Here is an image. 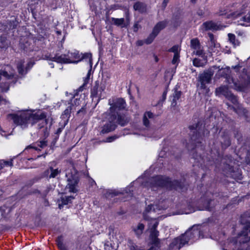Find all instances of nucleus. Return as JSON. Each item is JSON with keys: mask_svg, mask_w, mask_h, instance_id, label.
I'll use <instances>...</instances> for the list:
<instances>
[{"mask_svg": "<svg viewBox=\"0 0 250 250\" xmlns=\"http://www.w3.org/2000/svg\"><path fill=\"white\" fill-rule=\"evenodd\" d=\"M234 108V111L237 113L240 116H244L245 117V118H246V120H248V111L245 109L243 107H242V105H238L237 108H234Z\"/></svg>", "mask_w": 250, "mask_h": 250, "instance_id": "nucleus-27", "label": "nucleus"}, {"mask_svg": "<svg viewBox=\"0 0 250 250\" xmlns=\"http://www.w3.org/2000/svg\"><path fill=\"white\" fill-rule=\"evenodd\" d=\"M212 75L213 73L212 72L207 71L203 72L199 76V81L201 84V88L206 89L207 93L209 91V89L207 88L206 84L210 82Z\"/></svg>", "mask_w": 250, "mask_h": 250, "instance_id": "nucleus-15", "label": "nucleus"}, {"mask_svg": "<svg viewBox=\"0 0 250 250\" xmlns=\"http://www.w3.org/2000/svg\"><path fill=\"white\" fill-rule=\"evenodd\" d=\"M47 119H46V117L41 119L40 121L38 122L39 123L38 126L39 129H41L42 128L44 127L47 124Z\"/></svg>", "mask_w": 250, "mask_h": 250, "instance_id": "nucleus-40", "label": "nucleus"}, {"mask_svg": "<svg viewBox=\"0 0 250 250\" xmlns=\"http://www.w3.org/2000/svg\"><path fill=\"white\" fill-rule=\"evenodd\" d=\"M108 104L110 105L109 114L111 115L114 114L116 116V114L118 113V111L125 109L126 106V103L122 98L116 99L112 101L109 99Z\"/></svg>", "mask_w": 250, "mask_h": 250, "instance_id": "nucleus-13", "label": "nucleus"}, {"mask_svg": "<svg viewBox=\"0 0 250 250\" xmlns=\"http://www.w3.org/2000/svg\"><path fill=\"white\" fill-rule=\"evenodd\" d=\"M239 24L245 26L250 25V13L243 17L240 21H238Z\"/></svg>", "mask_w": 250, "mask_h": 250, "instance_id": "nucleus-30", "label": "nucleus"}, {"mask_svg": "<svg viewBox=\"0 0 250 250\" xmlns=\"http://www.w3.org/2000/svg\"><path fill=\"white\" fill-rule=\"evenodd\" d=\"M144 228V225L140 223L138 224L136 228L133 229V230L138 237H140V235L143 233Z\"/></svg>", "mask_w": 250, "mask_h": 250, "instance_id": "nucleus-32", "label": "nucleus"}, {"mask_svg": "<svg viewBox=\"0 0 250 250\" xmlns=\"http://www.w3.org/2000/svg\"><path fill=\"white\" fill-rule=\"evenodd\" d=\"M154 117V115L150 111L146 112L144 114L143 119L144 125L146 127H148L150 124L149 120L153 119Z\"/></svg>", "mask_w": 250, "mask_h": 250, "instance_id": "nucleus-23", "label": "nucleus"}, {"mask_svg": "<svg viewBox=\"0 0 250 250\" xmlns=\"http://www.w3.org/2000/svg\"><path fill=\"white\" fill-rule=\"evenodd\" d=\"M223 140L221 141L222 148H226L230 145V141L229 137L228 135H225L222 137Z\"/></svg>", "mask_w": 250, "mask_h": 250, "instance_id": "nucleus-33", "label": "nucleus"}, {"mask_svg": "<svg viewBox=\"0 0 250 250\" xmlns=\"http://www.w3.org/2000/svg\"><path fill=\"white\" fill-rule=\"evenodd\" d=\"M78 96V94L77 93L75 94L73 98L74 99V101H73V103L72 104L73 105H74L75 106H77L78 105L80 104V99L78 98H76V97Z\"/></svg>", "mask_w": 250, "mask_h": 250, "instance_id": "nucleus-45", "label": "nucleus"}, {"mask_svg": "<svg viewBox=\"0 0 250 250\" xmlns=\"http://www.w3.org/2000/svg\"><path fill=\"white\" fill-rule=\"evenodd\" d=\"M1 167H12L13 166L12 160L9 161H3L1 163Z\"/></svg>", "mask_w": 250, "mask_h": 250, "instance_id": "nucleus-46", "label": "nucleus"}, {"mask_svg": "<svg viewBox=\"0 0 250 250\" xmlns=\"http://www.w3.org/2000/svg\"><path fill=\"white\" fill-rule=\"evenodd\" d=\"M79 91H82L83 90V87L81 86L78 89Z\"/></svg>", "mask_w": 250, "mask_h": 250, "instance_id": "nucleus-64", "label": "nucleus"}, {"mask_svg": "<svg viewBox=\"0 0 250 250\" xmlns=\"http://www.w3.org/2000/svg\"><path fill=\"white\" fill-rule=\"evenodd\" d=\"M70 109L69 108V107L66 109L64 111V114L65 115H69L70 112Z\"/></svg>", "mask_w": 250, "mask_h": 250, "instance_id": "nucleus-59", "label": "nucleus"}, {"mask_svg": "<svg viewBox=\"0 0 250 250\" xmlns=\"http://www.w3.org/2000/svg\"><path fill=\"white\" fill-rule=\"evenodd\" d=\"M133 9L135 11H138L140 13H143L146 11V6L144 3L138 1L134 3Z\"/></svg>", "mask_w": 250, "mask_h": 250, "instance_id": "nucleus-24", "label": "nucleus"}, {"mask_svg": "<svg viewBox=\"0 0 250 250\" xmlns=\"http://www.w3.org/2000/svg\"><path fill=\"white\" fill-rule=\"evenodd\" d=\"M180 48L178 45H174L171 48L168 50L169 52H173L174 54L180 55Z\"/></svg>", "mask_w": 250, "mask_h": 250, "instance_id": "nucleus-42", "label": "nucleus"}, {"mask_svg": "<svg viewBox=\"0 0 250 250\" xmlns=\"http://www.w3.org/2000/svg\"><path fill=\"white\" fill-rule=\"evenodd\" d=\"M8 28L9 29H14L16 27L18 24V21L16 20L9 21L8 22Z\"/></svg>", "mask_w": 250, "mask_h": 250, "instance_id": "nucleus-44", "label": "nucleus"}, {"mask_svg": "<svg viewBox=\"0 0 250 250\" xmlns=\"http://www.w3.org/2000/svg\"><path fill=\"white\" fill-rule=\"evenodd\" d=\"M167 91H165L162 95V99L159 100V101L158 103V104H160L161 103H163L165 101L167 97Z\"/></svg>", "mask_w": 250, "mask_h": 250, "instance_id": "nucleus-48", "label": "nucleus"}, {"mask_svg": "<svg viewBox=\"0 0 250 250\" xmlns=\"http://www.w3.org/2000/svg\"><path fill=\"white\" fill-rule=\"evenodd\" d=\"M67 54L69 55L70 60L74 61H78V62L82 60H84L89 65L90 69L91 68L92 66V54L90 53H85L84 54L79 53L78 51H74L73 52L70 53L68 52Z\"/></svg>", "mask_w": 250, "mask_h": 250, "instance_id": "nucleus-12", "label": "nucleus"}, {"mask_svg": "<svg viewBox=\"0 0 250 250\" xmlns=\"http://www.w3.org/2000/svg\"><path fill=\"white\" fill-rule=\"evenodd\" d=\"M116 116L113 114L111 115L108 114V122L105 124L103 127V129L101 131L102 133H107L110 131L114 130L116 126V124H115L114 121L116 120Z\"/></svg>", "mask_w": 250, "mask_h": 250, "instance_id": "nucleus-16", "label": "nucleus"}, {"mask_svg": "<svg viewBox=\"0 0 250 250\" xmlns=\"http://www.w3.org/2000/svg\"><path fill=\"white\" fill-rule=\"evenodd\" d=\"M140 27V25H139L138 22L135 23L133 26V31L135 32H137Z\"/></svg>", "mask_w": 250, "mask_h": 250, "instance_id": "nucleus-51", "label": "nucleus"}, {"mask_svg": "<svg viewBox=\"0 0 250 250\" xmlns=\"http://www.w3.org/2000/svg\"><path fill=\"white\" fill-rule=\"evenodd\" d=\"M43 59L60 63H77L78 62V61L70 60L69 55L67 53L61 55L57 54L54 55L50 54H47L44 56Z\"/></svg>", "mask_w": 250, "mask_h": 250, "instance_id": "nucleus-11", "label": "nucleus"}, {"mask_svg": "<svg viewBox=\"0 0 250 250\" xmlns=\"http://www.w3.org/2000/svg\"><path fill=\"white\" fill-rule=\"evenodd\" d=\"M49 65L51 66V67L52 68H53V67H54V64H53V63L51 62V63H49Z\"/></svg>", "mask_w": 250, "mask_h": 250, "instance_id": "nucleus-63", "label": "nucleus"}, {"mask_svg": "<svg viewBox=\"0 0 250 250\" xmlns=\"http://www.w3.org/2000/svg\"><path fill=\"white\" fill-rule=\"evenodd\" d=\"M52 189L50 186H48L43 192V195L46 196L47 193Z\"/></svg>", "mask_w": 250, "mask_h": 250, "instance_id": "nucleus-52", "label": "nucleus"}, {"mask_svg": "<svg viewBox=\"0 0 250 250\" xmlns=\"http://www.w3.org/2000/svg\"><path fill=\"white\" fill-rule=\"evenodd\" d=\"M197 15H198L199 17H200L201 18V17H203L205 16V12H204V11L202 9H199L197 11Z\"/></svg>", "mask_w": 250, "mask_h": 250, "instance_id": "nucleus-53", "label": "nucleus"}, {"mask_svg": "<svg viewBox=\"0 0 250 250\" xmlns=\"http://www.w3.org/2000/svg\"><path fill=\"white\" fill-rule=\"evenodd\" d=\"M212 202L213 201H212L211 200H207L205 202L204 207L203 208H200L199 209L211 211L213 208V206H212Z\"/></svg>", "mask_w": 250, "mask_h": 250, "instance_id": "nucleus-35", "label": "nucleus"}, {"mask_svg": "<svg viewBox=\"0 0 250 250\" xmlns=\"http://www.w3.org/2000/svg\"><path fill=\"white\" fill-rule=\"evenodd\" d=\"M65 176L68 182L66 188L68 189L70 192L76 193L77 191L76 187L79 181L76 171L74 168L72 170H68L66 172Z\"/></svg>", "mask_w": 250, "mask_h": 250, "instance_id": "nucleus-8", "label": "nucleus"}, {"mask_svg": "<svg viewBox=\"0 0 250 250\" xmlns=\"http://www.w3.org/2000/svg\"><path fill=\"white\" fill-rule=\"evenodd\" d=\"M112 21L113 22V24L118 26H121V27H125L127 26V25L125 23V19L124 18H111Z\"/></svg>", "mask_w": 250, "mask_h": 250, "instance_id": "nucleus-29", "label": "nucleus"}, {"mask_svg": "<svg viewBox=\"0 0 250 250\" xmlns=\"http://www.w3.org/2000/svg\"><path fill=\"white\" fill-rule=\"evenodd\" d=\"M227 98L229 101H230L234 105H236V107H234V108H237L238 105H241L240 104H238L237 97L235 96H234L232 93L230 94V96H229ZM233 107L234 106L231 107V108L234 110Z\"/></svg>", "mask_w": 250, "mask_h": 250, "instance_id": "nucleus-36", "label": "nucleus"}, {"mask_svg": "<svg viewBox=\"0 0 250 250\" xmlns=\"http://www.w3.org/2000/svg\"><path fill=\"white\" fill-rule=\"evenodd\" d=\"M231 92L229 90L227 86L223 85L218 87L215 90V94L217 96L224 95L226 98L230 96Z\"/></svg>", "mask_w": 250, "mask_h": 250, "instance_id": "nucleus-22", "label": "nucleus"}, {"mask_svg": "<svg viewBox=\"0 0 250 250\" xmlns=\"http://www.w3.org/2000/svg\"><path fill=\"white\" fill-rule=\"evenodd\" d=\"M150 229V237L154 242L157 241V237L159 235V231L156 229Z\"/></svg>", "mask_w": 250, "mask_h": 250, "instance_id": "nucleus-38", "label": "nucleus"}, {"mask_svg": "<svg viewBox=\"0 0 250 250\" xmlns=\"http://www.w3.org/2000/svg\"><path fill=\"white\" fill-rule=\"evenodd\" d=\"M163 153H164V151H161L160 154H159V156L161 157H163Z\"/></svg>", "mask_w": 250, "mask_h": 250, "instance_id": "nucleus-61", "label": "nucleus"}, {"mask_svg": "<svg viewBox=\"0 0 250 250\" xmlns=\"http://www.w3.org/2000/svg\"><path fill=\"white\" fill-rule=\"evenodd\" d=\"M10 116L14 124L22 129H25L30 125L32 126L41 119L44 118L45 114L39 111L34 113L33 111L25 110L12 114Z\"/></svg>", "mask_w": 250, "mask_h": 250, "instance_id": "nucleus-2", "label": "nucleus"}, {"mask_svg": "<svg viewBox=\"0 0 250 250\" xmlns=\"http://www.w3.org/2000/svg\"><path fill=\"white\" fill-rule=\"evenodd\" d=\"M166 201H163L159 205L150 204L146 206L144 212L143 217L145 220H149V218L152 217L150 215L162 209H166L167 206L165 205Z\"/></svg>", "mask_w": 250, "mask_h": 250, "instance_id": "nucleus-9", "label": "nucleus"}, {"mask_svg": "<svg viewBox=\"0 0 250 250\" xmlns=\"http://www.w3.org/2000/svg\"><path fill=\"white\" fill-rule=\"evenodd\" d=\"M168 1H169V0H164V1L162 3V6L164 8H165L166 7Z\"/></svg>", "mask_w": 250, "mask_h": 250, "instance_id": "nucleus-58", "label": "nucleus"}, {"mask_svg": "<svg viewBox=\"0 0 250 250\" xmlns=\"http://www.w3.org/2000/svg\"><path fill=\"white\" fill-rule=\"evenodd\" d=\"M106 82L105 81H96L91 89V96L92 100L94 98H97V103H98L102 98V93L106 88Z\"/></svg>", "mask_w": 250, "mask_h": 250, "instance_id": "nucleus-10", "label": "nucleus"}, {"mask_svg": "<svg viewBox=\"0 0 250 250\" xmlns=\"http://www.w3.org/2000/svg\"><path fill=\"white\" fill-rule=\"evenodd\" d=\"M154 59H155V62H157L159 60L158 57L155 55H154Z\"/></svg>", "mask_w": 250, "mask_h": 250, "instance_id": "nucleus-60", "label": "nucleus"}, {"mask_svg": "<svg viewBox=\"0 0 250 250\" xmlns=\"http://www.w3.org/2000/svg\"><path fill=\"white\" fill-rule=\"evenodd\" d=\"M24 61L23 60L20 61L17 63V68L19 74L21 75L25 74L27 73V71L30 69L34 65V62L30 61L27 64L25 67V71L23 69V63Z\"/></svg>", "mask_w": 250, "mask_h": 250, "instance_id": "nucleus-20", "label": "nucleus"}, {"mask_svg": "<svg viewBox=\"0 0 250 250\" xmlns=\"http://www.w3.org/2000/svg\"><path fill=\"white\" fill-rule=\"evenodd\" d=\"M200 226L194 225L189 228L186 232L180 236L174 238L169 245V248L172 249L179 250L189 240L194 241L200 238H203L201 234Z\"/></svg>", "mask_w": 250, "mask_h": 250, "instance_id": "nucleus-3", "label": "nucleus"}, {"mask_svg": "<svg viewBox=\"0 0 250 250\" xmlns=\"http://www.w3.org/2000/svg\"><path fill=\"white\" fill-rule=\"evenodd\" d=\"M37 145L41 148H44L47 146V142L45 140L41 141L37 143Z\"/></svg>", "mask_w": 250, "mask_h": 250, "instance_id": "nucleus-49", "label": "nucleus"}, {"mask_svg": "<svg viewBox=\"0 0 250 250\" xmlns=\"http://www.w3.org/2000/svg\"><path fill=\"white\" fill-rule=\"evenodd\" d=\"M119 192L114 190H108L106 194H105V197L107 198H109L110 197H113L115 196H116L118 195Z\"/></svg>", "mask_w": 250, "mask_h": 250, "instance_id": "nucleus-41", "label": "nucleus"}, {"mask_svg": "<svg viewBox=\"0 0 250 250\" xmlns=\"http://www.w3.org/2000/svg\"><path fill=\"white\" fill-rule=\"evenodd\" d=\"M193 158L195 160H197V162L199 163L202 164L201 161L199 160L200 159L202 161H205V160L203 159V158H202L201 156H199V158L197 157H195L194 156H193Z\"/></svg>", "mask_w": 250, "mask_h": 250, "instance_id": "nucleus-56", "label": "nucleus"}, {"mask_svg": "<svg viewBox=\"0 0 250 250\" xmlns=\"http://www.w3.org/2000/svg\"><path fill=\"white\" fill-rule=\"evenodd\" d=\"M130 250H140L138 249V247L134 245L131 240L129 241Z\"/></svg>", "mask_w": 250, "mask_h": 250, "instance_id": "nucleus-50", "label": "nucleus"}, {"mask_svg": "<svg viewBox=\"0 0 250 250\" xmlns=\"http://www.w3.org/2000/svg\"><path fill=\"white\" fill-rule=\"evenodd\" d=\"M56 242L59 249L65 246V245L63 243V239L62 236H59L57 238Z\"/></svg>", "mask_w": 250, "mask_h": 250, "instance_id": "nucleus-43", "label": "nucleus"}, {"mask_svg": "<svg viewBox=\"0 0 250 250\" xmlns=\"http://www.w3.org/2000/svg\"><path fill=\"white\" fill-rule=\"evenodd\" d=\"M174 93L172 94V100L171 105L172 106H175L177 104V101L181 97L182 92L181 91L178 90L177 87L174 88Z\"/></svg>", "mask_w": 250, "mask_h": 250, "instance_id": "nucleus-26", "label": "nucleus"}, {"mask_svg": "<svg viewBox=\"0 0 250 250\" xmlns=\"http://www.w3.org/2000/svg\"><path fill=\"white\" fill-rule=\"evenodd\" d=\"M129 121V118L125 115L116 114V119L114 121L115 124L118 123L122 126L125 125Z\"/></svg>", "mask_w": 250, "mask_h": 250, "instance_id": "nucleus-21", "label": "nucleus"}, {"mask_svg": "<svg viewBox=\"0 0 250 250\" xmlns=\"http://www.w3.org/2000/svg\"><path fill=\"white\" fill-rule=\"evenodd\" d=\"M190 47L194 50L193 53L196 55L201 56L203 54V49H202L200 42L197 39L195 38L191 40Z\"/></svg>", "mask_w": 250, "mask_h": 250, "instance_id": "nucleus-19", "label": "nucleus"}, {"mask_svg": "<svg viewBox=\"0 0 250 250\" xmlns=\"http://www.w3.org/2000/svg\"><path fill=\"white\" fill-rule=\"evenodd\" d=\"M74 199V197L72 196H64L62 198V203L59 204V207L60 208L63 207L64 205H66L71 202L72 200Z\"/></svg>", "mask_w": 250, "mask_h": 250, "instance_id": "nucleus-31", "label": "nucleus"}, {"mask_svg": "<svg viewBox=\"0 0 250 250\" xmlns=\"http://www.w3.org/2000/svg\"><path fill=\"white\" fill-rule=\"evenodd\" d=\"M180 55L174 54L173 59L172 60V63L175 64L178 63L179 61Z\"/></svg>", "mask_w": 250, "mask_h": 250, "instance_id": "nucleus-47", "label": "nucleus"}, {"mask_svg": "<svg viewBox=\"0 0 250 250\" xmlns=\"http://www.w3.org/2000/svg\"><path fill=\"white\" fill-rule=\"evenodd\" d=\"M246 6L236 3L232 6L231 9H220L217 13L219 16H225L226 18H236L240 15L245 13Z\"/></svg>", "mask_w": 250, "mask_h": 250, "instance_id": "nucleus-7", "label": "nucleus"}, {"mask_svg": "<svg viewBox=\"0 0 250 250\" xmlns=\"http://www.w3.org/2000/svg\"><path fill=\"white\" fill-rule=\"evenodd\" d=\"M60 250H67V249L65 246L62 247V248L60 249Z\"/></svg>", "mask_w": 250, "mask_h": 250, "instance_id": "nucleus-62", "label": "nucleus"}, {"mask_svg": "<svg viewBox=\"0 0 250 250\" xmlns=\"http://www.w3.org/2000/svg\"><path fill=\"white\" fill-rule=\"evenodd\" d=\"M148 186L152 190H156L160 188H165L167 189L178 190L182 188V185L177 180L172 181L169 178L161 175L153 177L149 179Z\"/></svg>", "mask_w": 250, "mask_h": 250, "instance_id": "nucleus-4", "label": "nucleus"}, {"mask_svg": "<svg viewBox=\"0 0 250 250\" xmlns=\"http://www.w3.org/2000/svg\"><path fill=\"white\" fill-rule=\"evenodd\" d=\"M250 240V226H247L243 229L241 232L238 234L236 238L233 239L231 242L233 245H237V242L240 244L245 243Z\"/></svg>", "mask_w": 250, "mask_h": 250, "instance_id": "nucleus-14", "label": "nucleus"}, {"mask_svg": "<svg viewBox=\"0 0 250 250\" xmlns=\"http://www.w3.org/2000/svg\"><path fill=\"white\" fill-rule=\"evenodd\" d=\"M167 24V22L166 21H160L154 26L152 31L158 35L161 30L165 28Z\"/></svg>", "mask_w": 250, "mask_h": 250, "instance_id": "nucleus-25", "label": "nucleus"}, {"mask_svg": "<svg viewBox=\"0 0 250 250\" xmlns=\"http://www.w3.org/2000/svg\"><path fill=\"white\" fill-rule=\"evenodd\" d=\"M157 36V35L152 31L149 36L145 40V43L147 44H150Z\"/></svg>", "mask_w": 250, "mask_h": 250, "instance_id": "nucleus-39", "label": "nucleus"}, {"mask_svg": "<svg viewBox=\"0 0 250 250\" xmlns=\"http://www.w3.org/2000/svg\"><path fill=\"white\" fill-rule=\"evenodd\" d=\"M50 163L48 168L43 173V176L49 179L54 178L59 175L61 172V170L58 168H54L52 167V164Z\"/></svg>", "mask_w": 250, "mask_h": 250, "instance_id": "nucleus-17", "label": "nucleus"}, {"mask_svg": "<svg viewBox=\"0 0 250 250\" xmlns=\"http://www.w3.org/2000/svg\"><path fill=\"white\" fill-rule=\"evenodd\" d=\"M208 37L209 38L210 41L211 42L212 44L214 43V36L211 33H208Z\"/></svg>", "mask_w": 250, "mask_h": 250, "instance_id": "nucleus-55", "label": "nucleus"}, {"mask_svg": "<svg viewBox=\"0 0 250 250\" xmlns=\"http://www.w3.org/2000/svg\"><path fill=\"white\" fill-rule=\"evenodd\" d=\"M117 138V137L116 136L110 137H108L107 138L106 142H111L114 141Z\"/></svg>", "mask_w": 250, "mask_h": 250, "instance_id": "nucleus-54", "label": "nucleus"}, {"mask_svg": "<svg viewBox=\"0 0 250 250\" xmlns=\"http://www.w3.org/2000/svg\"><path fill=\"white\" fill-rule=\"evenodd\" d=\"M10 68V66L7 65L4 69L0 70V86L4 92L7 91L10 85L17 82L13 70H9Z\"/></svg>", "mask_w": 250, "mask_h": 250, "instance_id": "nucleus-5", "label": "nucleus"}, {"mask_svg": "<svg viewBox=\"0 0 250 250\" xmlns=\"http://www.w3.org/2000/svg\"><path fill=\"white\" fill-rule=\"evenodd\" d=\"M145 42H144L142 40H139L137 42H136V44L138 45V46H142L144 44V43Z\"/></svg>", "mask_w": 250, "mask_h": 250, "instance_id": "nucleus-57", "label": "nucleus"}, {"mask_svg": "<svg viewBox=\"0 0 250 250\" xmlns=\"http://www.w3.org/2000/svg\"><path fill=\"white\" fill-rule=\"evenodd\" d=\"M228 37L229 42L234 45V46H238L239 44V42L236 40L235 36L234 34L229 33Z\"/></svg>", "mask_w": 250, "mask_h": 250, "instance_id": "nucleus-37", "label": "nucleus"}, {"mask_svg": "<svg viewBox=\"0 0 250 250\" xmlns=\"http://www.w3.org/2000/svg\"><path fill=\"white\" fill-rule=\"evenodd\" d=\"M148 221V227L149 229H156L159 222L156 218L153 217L149 218Z\"/></svg>", "mask_w": 250, "mask_h": 250, "instance_id": "nucleus-34", "label": "nucleus"}, {"mask_svg": "<svg viewBox=\"0 0 250 250\" xmlns=\"http://www.w3.org/2000/svg\"><path fill=\"white\" fill-rule=\"evenodd\" d=\"M192 62L195 67H203L207 63V60L205 58H195L193 60Z\"/></svg>", "mask_w": 250, "mask_h": 250, "instance_id": "nucleus-28", "label": "nucleus"}, {"mask_svg": "<svg viewBox=\"0 0 250 250\" xmlns=\"http://www.w3.org/2000/svg\"><path fill=\"white\" fill-rule=\"evenodd\" d=\"M201 28L203 31L218 30L221 29L220 25L217 24L216 23L211 21L204 22L201 25Z\"/></svg>", "mask_w": 250, "mask_h": 250, "instance_id": "nucleus-18", "label": "nucleus"}, {"mask_svg": "<svg viewBox=\"0 0 250 250\" xmlns=\"http://www.w3.org/2000/svg\"><path fill=\"white\" fill-rule=\"evenodd\" d=\"M189 128L193 133L191 137V143L197 147L202 143L203 136L208 135L209 131L202 126L200 122H198L195 125H190Z\"/></svg>", "mask_w": 250, "mask_h": 250, "instance_id": "nucleus-6", "label": "nucleus"}, {"mask_svg": "<svg viewBox=\"0 0 250 250\" xmlns=\"http://www.w3.org/2000/svg\"><path fill=\"white\" fill-rule=\"evenodd\" d=\"M234 69L235 74H231L229 67L220 68L216 74L217 78L223 77L226 82L230 85V87L237 91H245L250 87V75L248 73L245 68L237 65L232 66Z\"/></svg>", "mask_w": 250, "mask_h": 250, "instance_id": "nucleus-1", "label": "nucleus"}]
</instances>
